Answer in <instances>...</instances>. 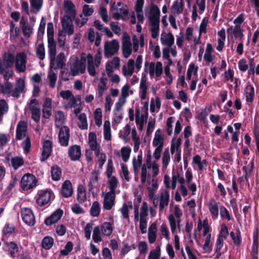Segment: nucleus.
Segmentation results:
<instances>
[{"instance_id": "nucleus-1", "label": "nucleus", "mask_w": 259, "mask_h": 259, "mask_svg": "<svg viewBox=\"0 0 259 259\" xmlns=\"http://www.w3.org/2000/svg\"><path fill=\"white\" fill-rule=\"evenodd\" d=\"M64 10L65 15L61 19L62 26L68 35H71L74 31L72 22L76 15L75 5L70 0H66L64 2Z\"/></svg>"}, {"instance_id": "nucleus-2", "label": "nucleus", "mask_w": 259, "mask_h": 259, "mask_svg": "<svg viewBox=\"0 0 259 259\" xmlns=\"http://www.w3.org/2000/svg\"><path fill=\"white\" fill-rule=\"evenodd\" d=\"M37 180L32 174H25L21 181V187L23 190H28L36 186Z\"/></svg>"}, {"instance_id": "nucleus-3", "label": "nucleus", "mask_w": 259, "mask_h": 259, "mask_svg": "<svg viewBox=\"0 0 259 259\" xmlns=\"http://www.w3.org/2000/svg\"><path fill=\"white\" fill-rule=\"evenodd\" d=\"M119 49L118 41L116 39H112L110 41H106L104 44V56L109 58L116 54Z\"/></svg>"}, {"instance_id": "nucleus-4", "label": "nucleus", "mask_w": 259, "mask_h": 259, "mask_svg": "<svg viewBox=\"0 0 259 259\" xmlns=\"http://www.w3.org/2000/svg\"><path fill=\"white\" fill-rule=\"evenodd\" d=\"M87 58L82 56L80 59H76L73 64V66L71 67L70 70L71 74L73 76H76L80 72L82 74L85 71V63Z\"/></svg>"}, {"instance_id": "nucleus-5", "label": "nucleus", "mask_w": 259, "mask_h": 259, "mask_svg": "<svg viewBox=\"0 0 259 259\" xmlns=\"http://www.w3.org/2000/svg\"><path fill=\"white\" fill-rule=\"evenodd\" d=\"M4 251L11 258L15 259L19 252V247L15 241H6L3 247Z\"/></svg>"}, {"instance_id": "nucleus-6", "label": "nucleus", "mask_w": 259, "mask_h": 259, "mask_svg": "<svg viewBox=\"0 0 259 259\" xmlns=\"http://www.w3.org/2000/svg\"><path fill=\"white\" fill-rule=\"evenodd\" d=\"M21 214L23 222L29 226H33L35 223L34 215L32 210L28 208H23Z\"/></svg>"}, {"instance_id": "nucleus-7", "label": "nucleus", "mask_w": 259, "mask_h": 259, "mask_svg": "<svg viewBox=\"0 0 259 259\" xmlns=\"http://www.w3.org/2000/svg\"><path fill=\"white\" fill-rule=\"evenodd\" d=\"M115 2H114L111 7V10H116L117 12L114 13L112 15V17L115 20H119L122 19L126 20L128 19L127 17L129 14V11L127 9L125 8H118L116 6H114Z\"/></svg>"}, {"instance_id": "nucleus-8", "label": "nucleus", "mask_w": 259, "mask_h": 259, "mask_svg": "<svg viewBox=\"0 0 259 259\" xmlns=\"http://www.w3.org/2000/svg\"><path fill=\"white\" fill-rule=\"evenodd\" d=\"M52 142L49 140H44L42 143L41 157L40 159L41 162H45L49 158L52 152Z\"/></svg>"}, {"instance_id": "nucleus-9", "label": "nucleus", "mask_w": 259, "mask_h": 259, "mask_svg": "<svg viewBox=\"0 0 259 259\" xmlns=\"http://www.w3.org/2000/svg\"><path fill=\"white\" fill-rule=\"evenodd\" d=\"M122 51L123 56L125 58L129 57L132 52L131 38L126 32L123 34Z\"/></svg>"}, {"instance_id": "nucleus-10", "label": "nucleus", "mask_w": 259, "mask_h": 259, "mask_svg": "<svg viewBox=\"0 0 259 259\" xmlns=\"http://www.w3.org/2000/svg\"><path fill=\"white\" fill-rule=\"evenodd\" d=\"M26 55L24 53H21L17 55L15 62L16 69L19 72H24L26 70L27 62Z\"/></svg>"}, {"instance_id": "nucleus-11", "label": "nucleus", "mask_w": 259, "mask_h": 259, "mask_svg": "<svg viewBox=\"0 0 259 259\" xmlns=\"http://www.w3.org/2000/svg\"><path fill=\"white\" fill-rule=\"evenodd\" d=\"M63 211L58 208L53 212L50 216L47 217L44 221L46 225L49 226L57 223L62 217Z\"/></svg>"}, {"instance_id": "nucleus-12", "label": "nucleus", "mask_w": 259, "mask_h": 259, "mask_svg": "<svg viewBox=\"0 0 259 259\" xmlns=\"http://www.w3.org/2000/svg\"><path fill=\"white\" fill-rule=\"evenodd\" d=\"M65 116L61 110L58 111L55 114V125L57 128L60 130H69L68 126H65Z\"/></svg>"}, {"instance_id": "nucleus-13", "label": "nucleus", "mask_w": 259, "mask_h": 259, "mask_svg": "<svg viewBox=\"0 0 259 259\" xmlns=\"http://www.w3.org/2000/svg\"><path fill=\"white\" fill-rule=\"evenodd\" d=\"M52 196L51 190H46L40 193L38 198L36 199L37 204L44 206L48 204L51 200Z\"/></svg>"}, {"instance_id": "nucleus-14", "label": "nucleus", "mask_w": 259, "mask_h": 259, "mask_svg": "<svg viewBox=\"0 0 259 259\" xmlns=\"http://www.w3.org/2000/svg\"><path fill=\"white\" fill-rule=\"evenodd\" d=\"M81 155V148L77 145L70 146L68 149V156L72 161H77L79 159Z\"/></svg>"}, {"instance_id": "nucleus-15", "label": "nucleus", "mask_w": 259, "mask_h": 259, "mask_svg": "<svg viewBox=\"0 0 259 259\" xmlns=\"http://www.w3.org/2000/svg\"><path fill=\"white\" fill-rule=\"evenodd\" d=\"M160 16V12L158 6L155 5H153L150 9L149 16L150 23H159Z\"/></svg>"}, {"instance_id": "nucleus-16", "label": "nucleus", "mask_w": 259, "mask_h": 259, "mask_svg": "<svg viewBox=\"0 0 259 259\" xmlns=\"http://www.w3.org/2000/svg\"><path fill=\"white\" fill-rule=\"evenodd\" d=\"M73 189L71 182L69 180H66L62 184L61 194L64 198H68L72 195Z\"/></svg>"}, {"instance_id": "nucleus-17", "label": "nucleus", "mask_w": 259, "mask_h": 259, "mask_svg": "<svg viewBox=\"0 0 259 259\" xmlns=\"http://www.w3.org/2000/svg\"><path fill=\"white\" fill-rule=\"evenodd\" d=\"M115 199V193L107 192L104 197L103 207L106 210H110L114 203Z\"/></svg>"}, {"instance_id": "nucleus-18", "label": "nucleus", "mask_w": 259, "mask_h": 259, "mask_svg": "<svg viewBox=\"0 0 259 259\" xmlns=\"http://www.w3.org/2000/svg\"><path fill=\"white\" fill-rule=\"evenodd\" d=\"M25 88V81L22 78H19L17 81L14 90L12 93L13 97L19 98L21 94L24 91Z\"/></svg>"}, {"instance_id": "nucleus-19", "label": "nucleus", "mask_w": 259, "mask_h": 259, "mask_svg": "<svg viewBox=\"0 0 259 259\" xmlns=\"http://www.w3.org/2000/svg\"><path fill=\"white\" fill-rule=\"evenodd\" d=\"M15 56L11 53H5L3 55V64L5 68L8 69L13 67Z\"/></svg>"}, {"instance_id": "nucleus-20", "label": "nucleus", "mask_w": 259, "mask_h": 259, "mask_svg": "<svg viewBox=\"0 0 259 259\" xmlns=\"http://www.w3.org/2000/svg\"><path fill=\"white\" fill-rule=\"evenodd\" d=\"M152 144L155 147L163 148L164 138L161 134V131H156Z\"/></svg>"}, {"instance_id": "nucleus-21", "label": "nucleus", "mask_w": 259, "mask_h": 259, "mask_svg": "<svg viewBox=\"0 0 259 259\" xmlns=\"http://www.w3.org/2000/svg\"><path fill=\"white\" fill-rule=\"evenodd\" d=\"M69 132L70 131H59L58 137L61 146H67L68 145L70 138Z\"/></svg>"}, {"instance_id": "nucleus-22", "label": "nucleus", "mask_w": 259, "mask_h": 259, "mask_svg": "<svg viewBox=\"0 0 259 259\" xmlns=\"http://www.w3.org/2000/svg\"><path fill=\"white\" fill-rule=\"evenodd\" d=\"M183 0L176 1L171 7V12L173 14L179 15L181 14L184 9Z\"/></svg>"}, {"instance_id": "nucleus-23", "label": "nucleus", "mask_w": 259, "mask_h": 259, "mask_svg": "<svg viewBox=\"0 0 259 259\" xmlns=\"http://www.w3.org/2000/svg\"><path fill=\"white\" fill-rule=\"evenodd\" d=\"M135 116L136 123L137 125L139 126L138 130H143L145 118L146 120L147 119V118H146L145 113L141 114L140 110L136 109Z\"/></svg>"}, {"instance_id": "nucleus-24", "label": "nucleus", "mask_w": 259, "mask_h": 259, "mask_svg": "<svg viewBox=\"0 0 259 259\" xmlns=\"http://www.w3.org/2000/svg\"><path fill=\"white\" fill-rule=\"evenodd\" d=\"M88 60V71L89 74L92 76H95L96 74L95 70L94 58L91 54H88L87 56Z\"/></svg>"}, {"instance_id": "nucleus-25", "label": "nucleus", "mask_w": 259, "mask_h": 259, "mask_svg": "<svg viewBox=\"0 0 259 259\" xmlns=\"http://www.w3.org/2000/svg\"><path fill=\"white\" fill-rule=\"evenodd\" d=\"M140 89L141 90L140 93V98L142 100H144L146 98L147 91V79L146 76H142L141 79Z\"/></svg>"}, {"instance_id": "nucleus-26", "label": "nucleus", "mask_w": 259, "mask_h": 259, "mask_svg": "<svg viewBox=\"0 0 259 259\" xmlns=\"http://www.w3.org/2000/svg\"><path fill=\"white\" fill-rule=\"evenodd\" d=\"M62 176L61 168L57 165L51 167V177L53 180L58 181L60 180Z\"/></svg>"}, {"instance_id": "nucleus-27", "label": "nucleus", "mask_w": 259, "mask_h": 259, "mask_svg": "<svg viewBox=\"0 0 259 259\" xmlns=\"http://www.w3.org/2000/svg\"><path fill=\"white\" fill-rule=\"evenodd\" d=\"M77 200L80 203H83L87 200L86 191L82 185L78 186Z\"/></svg>"}, {"instance_id": "nucleus-28", "label": "nucleus", "mask_w": 259, "mask_h": 259, "mask_svg": "<svg viewBox=\"0 0 259 259\" xmlns=\"http://www.w3.org/2000/svg\"><path fill=\"white\" fill-rule=\"evenodd\" d=\"M160 39L162 44L167 45L168 47H171L174 44V36L171 32H168L164 37L161 36Z\"/></svg>"}, {"instance_id": "nucleus-29", "label": "nucleus", "mask_w": 259, "mask_h": 259, "mask_svg": "<svg viewBox=\"0 0 259 259\" xmlns=\"http://www.w3.org/2000/svg\"><path fill=\"white\" fill-rule=\"evenodd\" d=\"M208 208L211 215L214 217L219 215V207L214 199H212L208 203Z\"/></svg>"}, {"instance_id": "nucleus-30", "label": "nucleus", "mask_w": 259, "mask_h": 259, "mask_svg": "<svg viewBox=\"0 0 259 259\" xmlns=\"http://www.w3.org/2000/svg\"><path fill=\"white\" fill-rule=\"evenodd\" d=\"M246 101L247 102H252L254 95V87L249 84L246 85L245 89Z\"/></svg>"}, {"instance_id": "nucleus-31", "label": "nucleus", "mask_w": 259, "mask_h": 259, "mask_svg": "<svg viewBox=\"0 0 259 259\" xmlns=\"http://www.w3.org/2000/svg\"><path fill=\"white\" fill-rule=\"evenodd\" d=\"M29 109L31 113V118L36 122H38L40 120V110L39 108L35 106H30Z\"/></svg>"}, {"instance_id": "nucleus-32", "label": "nucleus", "mask_w": 259, "mask_h": 259, "mask_svg": "<svg viewBox=\"0 0 259 259\" xmlns=\"http://www.w3.org/2000/svg\"><path fill=\"white\" fill-rule=\"evenodd\" d=\"M102 234L104 236H109L113 232V227L110 222H104L101 226Z\"/></svg>"}, {"instance_id": "nucleus-33", "label": "nucleus", "mask_w": 259, "mask_h": 259, "mask_svg": "<svg viewBox=\"0 0 259 259\" xmlns=\"http://www.w3.org/2000/svg\"><path fill=\"white\" fill-rule=\"evenodd\" d=\"M108 181V187L110 189L109 193H115V190L118 186V181L117 178L115 176H113L110 178Z\"/></svg>"}, {"instance_id": "nucleus-34", "label": "nucleus", "mask_w": 259, "mask_h": 259, "mask_svg": "<svg viewBox=\"0 0 259 259\" xmlns=\"http://www.w3.org/2000/svg\"><path fill=\"white\" fill-rule=\"evenodd\" d=\"M42 247L45 249H50L54 244V239L49 236H46L42 240Z\"/></svg>"}, {"instance_id": "nucleus-35", "label": "nucleus", "mask_w": 259, "mask_h": 259, "mask_svg": "<svg viewBox=\"0 0 259 259\" xmlns=\"http://www.w3.org/2000/svg\"><path fill=\"white\" fill-rule=\"evenodd\" d=\"M224 245V240L221 237H218L216 242L215 259H219L221 255V250Z\"/></svg>"}, {"instance_id": "nucleus-36", "label": "nucleus", "mask_w": 259, "mask_h": 259, "mask_svg": "<svg viewBox=\"0 0 259 259\" xmlns=\"http://www.w3.org/2000/svg\"><path fill=\"white\" fill-rule=\"evenodd\" d=\"M79 122L78 123V126L81 130H87L88 123H87V115L84 113H81L79 117Z\"/></svg>"}, {"instance_id": "nucleus-37", "label": "nucleus", "mask_w": 259, "mask_h": 259, "mask_svg": "<svg viewBox=\"0 0 259 259\" xmlns=\"http://www.w3.org/2000/svg\"><path fill=\"white\" fill-rule=\"evenodd\" d=\"M100 212V204L98 201H94L90 209V214L93 217H98Z\"/></svg>"}, {"instance_id": "nucleus-38", "label": "nucleus", "mask_w": 259, "mask_h": 259, "mask_svg": "<svg viewBox=\"0 0 259 259\" xmlns=\"http://www.w3.org/2000/svg\"><path fill=\"white\" fill-rule=\"evenodd\" d=\"M48 48L50 58H55L56 54V44L55 41H48Z\"/></svg>"}, {"instance_id": "nucleus-39", "label": "nucleus", "mask_w": 259, "mask_h": 259, "mask_svg": "<svg viewBox=\"0 0 259 259\" xmlns=\"http://www.w3.org/2000/svg\"><path fill=\"white\" fill-rule=\"evenodd\" d=\"M11 163L13 167L17 169L24 164V160L22 157L17 156L12 158Z\"/></svg>"}, {"instance_id": "nucleus-40", "label": "nucleus", "mask_w": 259, "mask_h": 259, "mask_svg": "<svg viewBox=\"0 0 259 259\" xmlns=\"http://www.w3.org/2000/svg\"><path fill=\"white\" fill-rule=\"evenodd\" d=\"M131 149L130 147L124 146L121 149L122 159L123 161L127 162L130 158Z\"/></svg>"}, {"instance_id": "nucleus-41", "label": "nucleus", "mask_w": 259, "mask_h": 259, "mask_svg": "<svg viewBox=\"0 0 259 259\" xmlns=\"http://www.w3.org/2000/svg\"><path fill=\"white\" fill-rule=\"evenodd\" d=\"M150 25L151 27V36L153 38H155L159 34V23H150Z\"/></svg>"}, {"instance_id": "nucleus-42", "label": "nucleus", "mask_w": 259, "mask_h": 259, "mask_svg": "<svg viewBox=\"0 0 259 259\" xmlns=\"http://www.w3.org/2000/svg\"><path fill=\"white\" fill-rule=\"evenodd\" d=\"M36 54L40 60H42L44 59L45 57V49L43 43L38 45L36 51Z\"/></svg>"}, {"instance_id": "nucleus-43", "label": "nucleus", "mask_w": 259, "mask_h": 259, "mask_svg": "<svg viewBox=\"0 0 259 259\" xmlns=\"http://www.w3.org/2000/svg\"><path fill=\"white\" fill-rule=\"evenodd\" d=\"M142 154H141L138 155L137 160H136V158L134 157L133 159V169L135 172H136L137 169L142 166Z\"/></svg>"}, {"instance_id": "nucleus-44", "label": "nucleus", "mask_w": 259, "mask_h": 259, "mask_svg": "<svg viewBox=\"0 0 259 259\" xmlns=\"http://www.w3.org/2000/svg\"><path fill=\"white\" fill-rule=\"evenodd\" d=\"M13 84L9 81H7L5 85L1 84V91L4 94H10L13 91Z\"/></svg>"}, {"instance_id": "nucleus-45", "label": "nucleus", "mask_w": 259, "mask_h": 259, "mask_svg": "<svg viewBox=\"0 0 259 259\" xmlns=\"http://www.w3.org/2000/svg\"><path fill=\"white\" fill-rule=\"evenodd\" d=\"M160 256V246H156L155 249L150 251L148 259H159Z\"/></svg>"}, {"instance_id": "nucleus-46", "label": "nucleus", "mask_w": 259, "mask_h": 259, "mask_svg": "<svg viewBox=\"0 0 259 259\" xmlns=\"http://www.w3.org/2000/svg\"><path fill=\"white\" fill-rule=\"evenodd\" d=\"M100 229L99 226L95 227L93 230V239L96 243H98L102 241V238L100 235Z\"/></svg>"}, {"instance_id": "nucleus-47", "label": "nucleus", "mask_w": 259, "mask_h": 259, "mask_svg": "<svg viewBox=\"0 0 259 259\" xmlns=\"http://www.w3.org/2000/svg\"><path fill=\"white\" fill-rule=\"evenodd\" d=\"M162 167L166 168L170 160V156L168 149H165L162 155Z\"/></svg>"}, {"instance_id": "nucleus-48", "label": "nucleus", "mask_w": 259, "mask_h": 259, "mask_svg": "<svg viewBox=\"0 0 259 259\" xmlns=\"http://www.w3.org/2000/svg\"><path fill=\"white\" fill-rule=\"evenodd\" d=\"M54 25L52 22H49L47 25L48 41L54 40Z\"/></svg>"}, {"instance_id": "nucleus-49", "label": "nucleus", "mask_w": 259, "mask_h": 259, "mask_svg": "<svg viewBox=\"0 0 259 259\" xmlns=\"http://www.w3.org/2000/svg\"><path fill=\"white\" fill-rule=\"evenodd\" d=\"M73 244L71 241H68L65 246V248L60 251V254L63 256L67 255L73 249Z\"/></svg>"}, {"instance_id": "nucleus-50", "label": "nucleus", "mask_w": 259, "mask_h": 259, "mask_svg": "<svg viewBox=\"0 0 259 259\" xmlns=\"http://www.w3.org/2000/svg\"><path fill=\"white\" fill-rule=\"evenodd\" d=\"M148 215V206L146 202L144 201L142 203L141 212L140 219H146Z\"/></svg>"}, {"instance_id": "nucleus-51", "label": "nucleus", "mask_w": 259, "mask_h": 259, "mask_svg": "<svg viewBox=\"0 0 259 259\" xmlns=\"http://www.w3.org/2000/svg\"><path fill=\"white\" fill-rule=\"evenodd\" d=\"M235 234L236 236L232 240L235 245L239 246L242 243L241 234L239 229H236Z\"/></svg>"}, {"instance_id": "nucleus-52", "label": "nucleus", "mask_w": 259, "mask_h": 259, "mask_svg": "<svg viewBox=\"0 0 259 259\" xmlns=\"http://www.w3.org/2000/svg\"><path fill=\"white\" fill-rule=\"evenodd\" d=\"M114 167H113V164L112 162V160L111 158L108 159V163H107V167L106 169V176L107 178H110L111 177H113L112 174L113 172Z\"/></svg>"}, {"instance_id": "nucleus-53", "label": "nucleus", "mask_w": 259, "mask_h": 259, "mask_svg": "<svg viewBox=\"0 0 259 259\" xmlns=\"http://www.w3.org/2000/svg\"><path fill=\"white\" fill-rule=\"evenodd\" d=\"M65 55L63 53H60L57 57V68H63L65 66Z\"/></svg>"}, {"instance_id": "nucleus-54", "label": "nucleus", "mask_w": 259, "mask_h": 259, "mask_svg": "<svg viewBox=\"0 0 259 259\" xmlns=\"http://www.w3.org/2000/svg\"><path fill=\"white\" fill-rule=\"evenodd\" d=\"M30 5L32 8L34 9L37 11L41 9L42 4L43 0H29Z\"/></svg>"}, {"instance_id": "nucleus-55", "label": "nucleus", "mask_w": 259, "mask_h": 259, "mask_svg": "<svg viewBox=\"0 0 259 259\" xmlns=\"http://www.w3.org/2000/svg\"><path fill=\"white\" fill-rule=\"evenodd\" d=\"M229 234L228 228L225 224L222 225L221 229L218 237H221L223 240L226 239Z\"/></svg>"}, {"instance_id": "nucleus-56", "label": "nucleus", "mask_w": 259, "mask_h": 259, "mask_svg": "<svg viewBox=\"0 0 259 259\" xmlns=\"http://www.w3.org/2000/svg\"><path fill=\"white\" fill-rule=\"evenodd\" d=\"M15 228L14 225L9 223H7L3 229V232L4 235L12 234L14 232Z\"/></svg>"}, {"instance_id": "nucleus-57", "label": "nucleus", "mask_w": 259, "mask_h": 259, "mask_svg": "<svg viewBox=\"0 0 259 259\" xmlns=\"http://www.w3.org/2000/svg\"><path fill=\"white\" fill-rule=\"evenodd\" d=\"M238 68L242 72H245L248 68V64L244 58L241 59L238 62Z\"/></svg>"}, {"instance_id": "nucleus-58", "label": "nucleus", "mask_w": 259, "mask_h": 259, "mask_svg": "<svg viewBox=\"0 0 259 259\" xmlns=\"http://www.w3.org/2000/svg\"><path fill=\"white\" fill-rule=\"evenodd\" d=\"M168 219L169 222L171 233L172 234H175L177 228L176 221L175 218L172 214H170L168 216Z\"/></svg>"}, {"instance_id": "nucleus-59", "label": "nucleus", "mask_w": 259, "mask_h": 259, "mask_svg": "<svg viewBox=\"0 0 259 259\" xmlns=\"http://www.w3.org/2000/svg\"><path fill=\"white\" fill-rule=\"evenodd\" d=\"M8 109V105L4 99L0 100V118L3 117L5 112H7Z\"/></svg>"}, {"instance_id": "nucleus-60", "label": "nucleus", "mask_w": 259, "mask_h": 259, "mask_svg": "<svg viewBox=\"0 0 259 259\" xmlns=\"http://www.w3.org/2000/svg\"><path fill=\"white\" fill-rule=\"evenodd\" d=\"M99 14L104 22L107 23L108 21V12L105 7H101L100 8Z\"/></svg>"}, {"instance_id": "nucleus-61", "label": "nucleus", "mask_w": 259, "mask_h": 259, "mask_svg": "<svg viewBox=\"0 0 259 259\" xmlns=\"http://www.w3.org/2000/svg\"><path fill=\"white\" fill-rule=\"evenodd\" d=\"M31 145L30 138L29 136H27L26 139L22 143L24 151L26 153H28L30 151Z\"/></svg>"}, {"instance_id": "nucleus-62", "label": "nucleus", "mask_w": 259, "mask_h": 259, "mask_svg": "<svg viewBox=\"0 0 259 259\" xmlns=\"http://www.w3.org/2000/svg\"><path fill=\"white\" fill-rule=\"evenodd\" d=\"M232 33L236 38L239 37L241 38L243 36V30L239 25H235Z\"/></svg>"}, {"instance_id": "nucleus-63", "label": "nucleus", "mask_w": 259, "mask_h": 259, "mask_svg": "<svg viewBox=\"0 0 259 259\" xmlns=\"http://www.w3.org/2000/svg\"><path fill=\"white\" fill-rule=\"evenodd\" d=\"M220 215L222 218H225L228 221L231 220V217L228 210L224 206H221L220 207Z\"/></svg>"}, {"instance_id": "nucleus-64", "label": "nucleus", "mask_w": 259, "mask_h": 259, "mask_svg": "<svg viewBox=\"0 0 259 259\" xmlns=\"http://www.w3.org/2000/svg\"><path fill=\"white\" fill-rule=\"evenodd\" d=\"M83 14L86 16H90L94 13V9L88 5H84L82 8Z\"/></svg>"}]
</instances>
